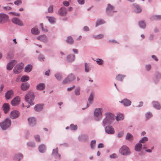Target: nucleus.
<instances>
[{
    "instance_id": "obj_1",
    "label": "nucleus",
    "mask_w": 161,
    "mask_h": 161,
    "mask_svg": "<svg viewBox=\"0 0 161 161\" xmlns=\"http://www.w3.org/2000/svg\"><path fill=\"white\" fill-rule=\"evenodd\" d=\"M105 117L102 122L103 126L105 127L107 125L110 124L114 119V114L108 112L105 114Z\"/></svg>"
},
{
    "instance_id": "obj_2",
    "label": "nucleus",
    "mask_w": 161,
    "mask_h": 161,
    "mask_svg": "<svg viewBox=\"0 0 161 161\" xmlns=\"http://www.w3.org/2000/svg\"><path fill=\"white\" fill-rule=\"evenodd\" d=\"M11 125V121L9 118H7L0 122V127L3 130L8 129Z\"/></svg>"
},
{
    "instance_id": "obj_3",
    "label": "nucleus",
    "mask_w": 161,
    "mask_h": 161,
    "mask_svg": "<svg viewBox=\"0 0 161 161\" xmlns=\"http://www.w3.org/2000/svg\"><path fill=\"white\" fill-rule=\"evenodd\" d=\"M34 93L32 92H29L27 93L25 96V100L30 105H33L34 103L33 102L35 98Z\"/></svg>"
},
{
    "instance_id": "obj_4",
    "label": "nucleus",
    "mask_w": 161,
    "mask_h": 161,
    "mask_svg": "<svg viewBox=\"0 0 161 161\" xmlns=\"http://www.w3.org/2000/svg\"><path fill=\"white\" fill-rule=\"evenodd\" d=\"M119 153L124 156H128L130 154L131 152L129 147L126 145L122 146L119 149Z\"/></svg>"
},
{
    "instance_id": "obj_5",
    "label": "nucleus",
    "mask_w": 161,
    "mask_h": 161,
    "mask_svg": "<svg viewBox=\"0 0 161 161\" xmlns=\"http://www.w3.org/2000/svg\"><path fill=\"white\" fill-rule=\"evenodd\" d=\"M103 112V109L102 108H96L94 112V118L97 121L100 120L102 118Z\"/></svg>"
},
{
    "instance_id": "obj_6",
    "label": "nucleus",
    "mask_w": 161,
    "mask_h": 161,
    "mask_svg": "<svg viewBox=\"0 0 161 161\" xmlns=\"http://www.w3.org/2000/svg\"><path fill=\"white\" fill-rule=\"evenodd\" d=\"M116 12L114 6L110 4H108L106 9V13L108 15L112 16L114 13Z\"/></svg>"
},
{
    "instance_id": "obj_7",
    "label": "nucleus",
    "mask_w": 161,
    "mask_h": 161,
    "mask_svg": "<svg viewBox=\"0 0 161 161\" xmlns=\"http://www.w3.org/2000/svg\"><path fill=\"white\" fill-rule=\"evenodd\" d=\"M105 127V131L106 133L110 135H113L115 133L114 128L112 126L109 125Z\"/></svg>"
},
{
    "instance_id": "obj_8",
    "label": "nucleus",
    "mask_w": 161,
    "mask_h": 161,
    "mask_svg": "<svg viewBox=\"0 0 161 161\" xmlns=\"http://www.w3.org/2000/svg\"><path fill=\"white\" fill-rule=\"evenodd\" d=\"M74 79V76L72 74H70L63 80V84H65L70 82L73 80Z\"/></svg>"
},
{
    "instance_id": "obj_9",
    "label": "nucleus",
    "mask_w": 161,
    "mask_h": 161,
    "mask_svg": "<svg viewBox=\"0 0 161 161\" xmlns=\"http://www.w3.org/2000/svg\"><path fill=\"white\" fill-rule=\"evenodd\" d=\"M8 16L4 13L0 14V24H3L7 21L8 19Z\"/></svg>"
},
{
    "instance_id": "obj_10",
    "label": "nucleus",
    "mask_w": 161,
    "mask_h": 161,
    "mask_svg": "<svg viewBox=\"0 0 161 161\" xmlns=\"http://www.w3.org/2000/svg\"><path fill=\"white\" fill-rule=\"evenodd\" d=\"M23 69V67L20 64H17L14 67L13 69V71L15 74H18L20 73Z\"/></svg>"
},
{
    "instance_id": "obj_11",
    "label": "nucleus",
    "mask_w": 161,
    "mask_h": 161,
    "mask_svg": "<svg viewBox=\"0 0 161 161\" xmlns=\"http://www.w3.org/2000/svg\"><path fill=\"white\" fill-rule=\"evenodd\" d=\"M14 95V92L12 90H8L5 94V97L6 100L11 98Z\"/></svg>"
},
{
    "instance_id": "obj_12",
    "label": "nucleus",
    "mask_w": 161,
    "mask_h": 161,
    "mask_svg": "<svg viewBox=\"0 0 161 161\" xmlns=\"http://www.w3.org/2000/svg\"><path fill=\"white\" fill-rule=\"evenodd\" d=\"M67 8L65 7H61L58 11V14L62 16L66 15L67 13Z\"/></svg>"
},
{
    "instance_id": "obj_13",
    "label": "nucleus",
    "mask_w": 161,
    "mask_h": 161,
    "mask_svg": "<svg viewBox=\"0 0 161 161\" xmlns=\"http://www.w3.org/2000/svg\"><path fill=\"white\" fill-rule=\"evenodd\" d=\"M11 21L14 24L17 25L19 26H22L23 25V23L21 20L18 18H13L12 19Z\"/></svg>"
},
{
    "instance_id": "obj_14",
    "label": "nucleus",
    "mask_w": 161,
    "mask_h": 161,
    "mask_svg": "<svg viewBox=\"0 0 161 161\" xmlns=\"http://www.w3.org/2000/svg\"><path fill=\"white\" fill-rule=\"evenodd\" d=\"M20 102V98L18 97L17 96L14 98L11 101V104L13 106H16L18 105Z\"/></svg>"
},
{
    "instance_id": "obj_15",
    "label": "nucleus",
    "mask_w": 161,
    "mask_h": 161,
    "mask_svg": "<svg viewBox=\"0 0 161 161\" xmlns=\"http://www.w3.org/2000/svg\"><path fill=\"white\" fill-rule=\"evenodd\" d=\"M19 115V111L16 110H13L10 114L9 116L12 119H15L17 118Z\"/></svg>"
},
{
    "instance_id": "obj_16",
    "label": "nucleus",
    "mask_w": 161,
    "mask_h": 161,
    "mask_svg": "<svg viewBox=\"0 0 161 161\" xmlns=\"http://www.w3.org/2000/svg\"><path fill=\"white\" fill-rule=\"evenodd\" d=\"M16 63L17 62L15 60H13L8 63L7 64V69L9 70H11Z\"/></svg>"
},
{
    "instance_id": "obj_17",
    "label": "nucleus",
    "mask_w": 161,
    "mask_h": 161,
    "mask_svg": "<svg viewBox=\"0 0 161 161\" xmlns=\"http://www.w3.org/2000/svg\"><path fill=\"white\" fill-rule=\"evenodd\" d=\"M30 86V84L27 83L25 82L22 83L20 86V88L22 90L25 91L27 90Z\"/></svg>"
},
{
    "instance_id": "obj_18",
    "label": "nucleus",
    "mask_w": 161,
    "mask_h": 161,
    "mask_svg": "<svg viewBox=\"0 0 161 161\" xmlns=\"http://www.w3.org/2000/svg\"><path fill=\"white\" fill-rule=\"evenodd\" d=\"M3 108L5 114L8 113L10 108L9 104L6 103H4L3 106Z\"/></svg>"
},
{
    "instance_id": "obj_19",
    "label": "nucleus",
    "mask_w": 161,
    "mask_h": 161,
    "mask_svg": "<svg viewBox=\"0 0 161 161\" xmlns=\"http://www.w3.org/2000/svg\"><path fill=\"white\" fill-rule=\"evenodd\" d=\"M28 120L30 126H33L36 124V120L34 117H30L28 119Z\"/></svg>"
},
{
    "instance_id": "obj_20",
    "label": "nucleus",
    "mask_w": 161,
    "mask_h": 161,
    "mask_svg": "<svg viewBox=\"0 0 161 161\" xmlns=\"http://www.w3.org/2000/svg\"><path fill=\"white\" fill-rule=\"evenodd\" d=\"M37 39L44 42H47V37L44 35L38 36Z\"/></svg>"
},
{
    "instance_id": "obj_21",
    "label": "nucleus",
    "mask_w": 161,
    "mask_h": 161,
    "mask_svg": "<svg viewBox=\"0 0 161 161\" xmlns=\"http://www.w3.org/2000/svg\"><path fill=\"white\" fill-rule=\"evenodd\" d=\"M52 154L56 159H58L59 160L60 159V155L58 153L57 148L53 150Z\"/></svg>"
},
{
    "instance_id": "obj_22",
    "label": "nucleus",
    "mask_w": 161,
    "mask_h": 161,
    "mask_svg": "<svg viewBox=\"0 0 161 161\" xmlns=\"http://www.w3.org/2000/svg\"><path fill=\"white\" fill-rule=\"evenodd\" d=\"M88 138V136L86 135H82L79 136V140L82 142H85Z\"/></svg>"
},
{
    "instance_id": "obj_23",
    "label": "nucleus",
    "mask_w": 161,
    "mask_h": 161,
    "mask_svg": "<svg viewBox=\"0 0 161 161\" xmlns=\"http://www.w3.org/2000/svg\"><path fill=\"white\" fill-rule=\"evenodd\" d=\"M66 58L67 61L69 62H72L75 59V56L73 54H69L67 55Z\"/></svg>"
},
{
    "instance_id": "obj_24",
    "label": "nucleus",
    "mask_w": 161,
    "mask_h": 161,
    "mask_svg": "<svg viewBox=\"0 0 161 161\" xmlns=\"http://www.w3.org/2000/svg\"><path fill=\"white\" fill-rule=\"evenodd\" d=\"M125 106H128L130 105L131 103V101L126 98H125L120 102Z\"/></svg>"
},
{
    "instance_id": "obj_25",
    "label": "nucleus",
    "mask_w": 161,
    "mask_h": 161,
    "mask_svg": "<svg viewBox=\"0 0 161 161\" xmlns=\"http://www.w3.org/2000/svg\"><path fill=\"white\" fill-rule=\"evenodd\" d=\"M93 93H91L88 98V102L87 104V107H89L90 104H91L93 101Z\"/></svg>"
},
{
    "instance_id": "obj_26",
    "label": "nucleus",
    "mask_w": 161,
    "mask_h": 161,
    "mask_svg": "<svg viewBox=\"0 0 161 161\" xmlns=\"http://www.w3.org/2000/svg\"><path fill=\"white\" fill-rule=\"evenodd\" d=\"M161 78V74L159 72H157L155 75V77L154 79V81L155 83H157L159 80Z\"/></svg>"
},
{
    "instance_id": "obj_27",
    "label": "nucleus",
    "mask_w": 161,
    "mask_h": 161,
    "mask_svg": "<svg viewBox=\"0 0 161 161\" xmlns=\"http://www.w3.org/2000/svg\"><path fill=\"white\" fill-rule=\"evenodd\" d=\"M46 18L51 24H54L55 23L56 19L54 17L47 16Z\"/></svg>"
},
{
    "instance_id": "obj_28",
    "label": "nucleus",
    "mask_w": 161,
    "mask_h": 161,
    "mask_svg": "<svg viewBox=\"0 0 161 161\" xmlns=\"http://www.w3.org/2000/svg\"><path fill=\"white\" fill-rule=\"evenodd\" d=\"M45 87V85L43 83H40L37 85L36 89L37 90H43Z\"/></svg>"
},
{
    "instance_id": "obj_29",
    "label": "nucleus",
    "mask_w": 161,
    "mask_h": 161,
    "mask_svg": "<svg viewBox=\"0 0 161 161\" xmlns=\"http://www.w3.org/2000/svg\"><path fill=\"white\" fill-rule=\"evenodd\" d=\"M142 145L140 143H137L135 146V150L137 152H140L142 148Z\"/></svg>"
},
{
    "instance_id": "obj_30",
    "label": "nucleus",
    "mask_w": 161,
    "mask_h": 161,
    "mask_svg": "<svg viewBox=\"0 0 161 161\" xmlns=\"http://www.w3.org/2000/svg\"><path fill=\"white\" fill-rule=\"evenodd\" d=\"M133 6L135 8L134 10L136 12L139 13L141 12L142 9L138 4L136 3H134L133 4Z\"/></svg>"
},
{
    "instance_id": "obj_31",
    "label": "nucleus",
    "mask_w": 161,
    "mask_h": 161,
    "mask_svg": "<svg viewBox=\"0 0 161 161\" xmlns=\"http://www.w3.org/2000/svg\"><path fill=\"white\" fill-rule=\"evenodd\" d=\"M91 69V65L86 63H85V71L86 73L89 72Z\"/></svg>"
},
{
    "instance_id": "obj_32",
    "label": "nucleus",
    "mask_w": 161,
    "mask_h": 161,
    "mask_svg": "<svg viewBox=\"0 0 161 161\" xmlns=\"http://www.w3.org/2000/svg\"><path fill=\"white\" fill-rule=\"evenodd\" d=\"M32 69V66L31 64H28L25 68V71L27 73L30 72Z\"/></svg>"
},
{
    "instance_id": "obj_33",
    "label": "nucleus",
    "mask_w": 161,
    "mask_h": 161,
    "mask_svg": "<svg viewBox=\"0 0 161 161\" xmlns=\"http://www.w3.org/2000/svg\"><path fill=\"white\" fill-rule=\"evenodd\" d=\"M31 32L32 34L37 35L39 34V31L37 27H34L31 29Z\"/></svg>"
},
{
    "instance_id": "obj_34",
    "label": "nucleus",
    "mask_w": 161,
    "mask_h": 161,
    "mask_svg": "<svg viewBox=\"0 0 161 161\" xmlns=\"http://www.w3.org/2000/svg\"><path fill=\"white\" fill-rule=\"evenodd\" d=\"M150 19L152 20H159L161 19V15H153L150 17Z\"/></svg>"
},
{
    "instance_id": "obj_35",
    "label": "nucleus",
    "mask_w": 161,
    "mask_h": 161,
    "mask_svg": "<svg viewBox=\"0 0 161 161\" xmlns=\"http://www.w3.org/2000/svg\"><path fill=\"white\" fill-rule=\"evenodd\" d=\"M66 41L68 43L71 45L73 44L74 42V40L71 36H68Z\"/></svg>"
},
{
    "instance_id": "obj_36",
    "label": "nucleus",
    "mask_w": 161,
    "mask_h": 161,
    "mask_svg": "<svg viewBox=\"0 0 161 161\" xmlns=\"http://www.w3.org/2000/svg\"><path fill=\"white\" fill-rule=\"evenodd\" d=\"M139 27L145 29L146 27V24L144 21L141 20L138 23Z\"/></svg>"
},
{
    "instance_id": "obj_37",
    "label": "nucleus",
    "mask_w": 161,
    "mask_h": 161,
    "mask_svg": "<svg viewBox=\"0 0 161 161\" xmlns=\"http://www.w3.org/2000/svg\"><path fill=\"white\" fill-rule=\"evenodd\" d=\"M153 107L157 109H159L161 108L159 103L157 102L154 101L152 102Z\"/></svg>"
},
{
    "instance_id": "obj_38",
    "label": "nucleus",
    "mask_w": 161,
    "mask_h": 161,
    "mask_svg": "<svg viewBox=\"0 0 161 161\" xmlns=\"http://www.w3.org/2000/svg\"><path fill=\"white\" fill-rule=\"evenodd\" d=\"M133 139V135L130 133H128L125 136V139L130 141H132Z\"/></svg>"
},
{
    "instance_id": "obj_39",
    "label": "nucleus",
    "mask_w": 161,
    "mask_h": 161,
    "mask_svg": "<svg viewBox=\"0 0 161 161\" xmlns=\"http://www.w3.org/2000/svg\"><path fill=\"white\" fill-rule=\"evenodd\" d=\"M38 150L40 153H44L46 150L45 146L44 144L40 145L38 147Z\"/></svg>"
},
{
    "instance_id": "obj_40",
    "label": "nucleus",
    "mask_w": 161,
    "mask_h": 161,
    "mask_svg": "<svg viewBox=\"0 0 161 161\" xmlns=\"http://www.w3.org/2000/svg\"><path fill=\"white\" fill-rule=\"evenodd\" d=\"M124 116L123 114H118L116 118V119L117 121L122 120L124 119Z\"/></svg>"
},
{
    "instance_id": "obj_41",
    "label": "nucleus",
    "mask_w": 161,
    "mask_h": 161,
    "mask_svg": "<svg viewBox=\"0 0 161 161\" xmlns=\"http://www.w3.org/2000/svg\"><path fill=\"white\" fill-rule=\"evenodd\" d=\"M104 23H105V21L103 19H98L96 22L95 26L96 27H97Z\"/></svg>"
},
{
    "instance_id": "obj_42",
    "label": "nucleus",
    "mask_w": 161,
    "mask_h": 161,
    "mask_svg": "<svg viewBox=\"0 0 161 161\" xmlns=\"http://www.w3.org/2000/svg\"><path fill=\"white\" fill-rule=\"evenodd\" d=\"M125 77V76L124 75L118 74L117 75L116 77V80H117L120 81H122L123 79Z\"/></svg>"
},
{
    "instance_id": "obj_43",
    "label": "nucleus",
    "mask_w": 161,
    "mask_h": 161,
    "mask_svg": "<svg viewBox=\"0 0 161 161\" xmlns=\"http://www.w3.org/2000/svg\"><path fill=\"white\" fill-rule=\"evenodd\" d=\"M153 116L152 114L150 112H147L145 114V117L146 118V120L147 121L150 118Z\"/></svg>"
},
{
    "instance_id": "obj_44",
    "label": "nucleus",
    "mask_w": 161,
    "mask_h": 161,
    "mask_svg": "<svg viewBox=\"0 0 161 161\" xmlns=\"http://www.w3.org/2000/svg\"><path fill=\"white\" fill-rule=\"evenodd\" d=\"M42 108V105L41 104H37L34 107V109L37 111H39Z\"/></svg>"
},
{
    "instance_id": "obj_45",
    "label": "nucleus",
    "mask_w": 161,
    "mask_h": 161,
    "mask_svg": "<svg viewBox=\"0 0 161 161\" xmlns=\"http://www.w3.org/2000/svg\"><path fill=\"white\" fill-rule=\"evenodd\" d=\"M29 80V76L27 75H24L21 77L20 80L22 82H25L28 81Z\"/></svg>"
},
{
    "instance_id": "obj_46",
    "label": "nucleus",
    "mask_w": 161,
    "mask_h": 161,
    "mask_svg": "<svg viewBox=\"0 0 161 161\" xmlns=\"http://www.w3.org/2000/svg\"><path fill=\"white\" fill-rule=\"evenodd\" d=\"M13 51H10L7 53V58L8 59H11L13 58Z\"/></svg>"
},
{
    "instance_id": "obj_47",
    "label": "nucleus",
    "mask_w": 161,
    "mask_h": 161,
    "mask_svg": "<svg viewBox=\"0 0 161 161\" xmlns=\"http://www.w3.org/2000/svg\"><path fill=\"white\" fill-rule=\"evenodd\" d=\"M103 36V35L102 34H100L97 35H93V37L96 39H99L102 38Z\"/></svg>"
},
{
    "instance_id": "obj_48",
    "label": "nucleus",
    "mask_w": 161,
    "mask_h": 161,
    "mask_svg": "<svg viewBox=\"0 0 161 161\" xmlns=\"http://www.w3.org/2000/svg\"><path fill=\"white\" fill-rule=\"evenodd\" d=\"M96 144V141L95 140H92L90 142V147L91 148L93 149L95 147Z\"/></svg>"
},
{
    "instance_id": "obj_49",
    "label": "nucleus",
    "mask_w": 161,
    "mask_h": 161,
    "mask_svg": "<svg viewBox=\"0 0 161 161\" xmlns=\"http://www.w3.org/2000/svg\"><path fill=\"white\" fill-rule=\"evenodd\" d=\"M148 140V138L147 137L144 136L139 141V142L140 143H144L146 142Z\"/></svg>"
},
{
    "instance_id": "obj_50",
    "label": "nucleus",
    "mask_w": 161,
    "mask_h": 161,
    "mask_svg": "<svg viewBox=\"0 0 161 161\" xmlns=\"http://www.w3.org/2000/svg\"><path fill=\"white\" fill-rule=\"evenodd\" d=\"M80 88L79 87H77L75 90V94L76 96L79 95L80 93Z\"/></svg>"
},
{
    "instance_id": "obj_51",
    "label": "nucleus",
    "mask_w": 161,
    "mask_h": 161,
    "mask_svg": "<svg viewBox=\"0 0 161 161\" xmlns=\"http://www.w3.org/2000/svg\"><path fill=\"white\" fill-rule=\"evenodd\" d=\"M23 155L21 153H18L16 156V157L18 160L17 161H20V160L23 158Z\"/></svg>"
},
{
    "instance_id": "obj_52",
    "label": "nucleus",
    "mask_w": 161,
    "mask_h": 161,
    "mask_svg": "<svg viewBox=\"0 0 161 161\" xmlns=\"http://www.w3.org/2000/svg\"><path fill=\"white\" fill-rule=\"evenodd\" d=\"M53 5L49 6L47 9V13H52L53 12Z\"/></svg>"
},
{
    "instance_id": "obj_53",
    "label": "nucleus",
    "mask_w": 161,
    "mask_h": 161,
    "mask_svg": "<svg viewBox=\"0 0 161 161\" xmlns=\"http://www.w3.org/2000/svg\"><path fill=\"white\" fill-rule=\"evenodd\" d=\"M54 76L57 80H60L62 79V75L59 73L55 74Z\"/></svg>"
},
{
    "instance_id": "obj_54",
    "label": "nucleus",
    "mask_w": 161,
    "mask_h": 161,
    "mask_svg": "<svg viewBox=\"0 0 161 161\" xmlns=\"http://www.w3.org/2000/svg\"><path fill=\"white\" fill-rule=\"evenodd\" d=\"M96 61L97 64L99 65H102L103 64V60L101 59L97 58Z\"/></svg>"
},
{
    "instance_id": "obj_55",
    "label": "nucleus",
    "mask_w": 161,
    "mask_h": 161,
    "mask_svg": "<svg viewBox=\"0 0 161 161\" xmlns=\"http://www.w3.org/2000/svg\"><path fill=\"white\" fill-rule=\"evenodd\" d=\"M22 3V2L21 0H17L16 1H15L14 2V3L15 5L19 6L20 4H21Z\"/></svg>"
},
{
    "instance_id": "obj_56",
    "label": "nucleus",
    "mask_w": 161,
    "mask_h": 161,
    "mask_svg": "<svg viewBox=\"0 0 161 161\" xmlns=\"http://www.w3.org/2000/svg\"><path fill=\"white\" fill-rule=\"evenodd\" d=\"M70 128L72 130H76L77 129V125L71 124L70 125Z\"/></svg>"
},
{
    "instance_id": "obj_57",
    "label": "nucleus",
    "mask_w": 161,
    "mask_h": 161,
    "mask_svg": "<svg viewBox=\"0 0 161 161\" xmlns=\"http://www.w3.org/2000/svg\"><path fill=\"white\" fill-rule=\"evenodd\" d=\"M27 145L29 147H33L35 146V144L34 142H29L27 143Z\"/></svg>"
},
{
    "instance_id": "obj_58",
    "label": "nucleus",
    "mask_w": 161,
    "mask_h": 161,
    "mask_svg": "<svg viewBox=\"0 0 161 161\" xmlns=\"http://www.w3.org/2000/svg\"><path fill=\"white\" fill-rule=\"evenodd\" d=\"M146 69L147 71H149L151 68V66L150 64L146 65L145 66Z\"/></svg>"
},
{
    "instance_id": "obj_59",
    "label": "nucleus",
    "mask_w": 161,
    "mask_h": 161,
    "mask_svg": "<svg viewBox=\"0 0 161 161\" xmlns=\"http://www.w3.org/2000/svg\"><path fill=\"white\" fill-rule=\"evenodd\" d=\"M34 138L36 141L39 142L40 141V138L38 135H36L34 136Z\"/></svg>"
},
{
    "instance_id": "obj_60",
    "label": "nucleus",
    "mask_w": 161,
    "mask_h": 161,
    "mask_svg": "<svg viewBox=\"0 0 161 161\" xmlns=\"http://www.w3.org/2000/svg\"><path fill=\"white\" fill-rule=\"evenodd\" d=\"M38 59L40 61H43L44 60V57L43 55L40 54L38 56Z\"/></svg>"
},
{
    "instance_id": "obj_61",
    "label": "nucleus",
    "mask_w": 161,
    "mask_h": 161,
    "mask_svg": "<svg viewBox=\"0 0 161 161\" xmlns=\"http://www.w3.org/2000/svg\"><path fill=\"white\" fill-rule=\"evenodd\" d=\"M109 157L111 158H115L117 157V156L116 154L115 153H113L112 154L110 155L109 156Z\"/></svg>"
},
{
    "instance_id": "obj_62",
    "label": "nucleus",
    "mask_w": 161,
    "mask_h": 161,
    "mask_svg": "<svg viewBox=\"0 0 161 161\" xmlns=\"http://www.w3.org/2000/svg\"><path fill=\"white\" fill-rule=\"evenodd\" d=\"M79 4L80 5L83 4L85 3V0H77Z\"/></svg>"
},
{
    "instance_id": "obj_63",
    "label": "nucleus",
    "mask_w": 161,
    "mask_h": 161,
    "mask_svg": "<svg viewBox=\"0 0 161 161\" xmlns=\"http://www.w3.org/2000/svg\"><path fill=\"white\" fill-rule=\"evenodd\" d=\"M123 134H124V133L123 131L120 132L118 134L117 136L119 138H120V137H121L123 136Z\"/></svg>"
},
{
    "instance_id": "obj_64",
    "label": "nucleus",
    "mask_w": 161,
    "mask_h": 161,
    "mask_svg": "<svg viewBox=\"0 0 161 161\" xmlns=\"http://www.w3.org/2000/svg\"><path fill=\"white\" fill-rule=\"evenodd\" d=\"M63 4L64 6L66 7H67L69 5V3L68 1H64L63 2Z\"/></svg>"
}]
</instances>
